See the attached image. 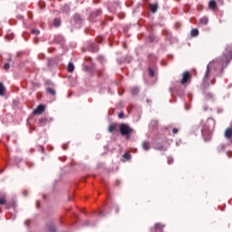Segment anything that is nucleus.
Listing matches in <instances>:
<instances>
[{
  "mask_svg": "<svg viewBox=\"0 0 232 232\" xmlns=\"http://www.w3.org/2000/svg\"><path fill=\"white\" fill-rule=\"evenodd\" d=\"M120 133L123 137H127V139H130V137H131V135L133 134V129L126 123H121L120 125Z\"/></svg>",
  "mask_w": 232,
  "mask_h": 232,
  "instance_id": "1",
  "label": "nucleus"
},
{
  "mask_svg": "<svg viewBox=\"0 0 232 232\" xmlns=\"http://www.w3.org/2000/svg\"><path fill=\"white\" fill-rule=\"evenodd\" d=\"M0 206H5V209H10L11 208H14L15 206V203L14 201L8 202L6 199V195L0 193Z\"/></svg>",
  "mask_w": 232,
  "mask_h": 232,
  "instance_id": "2",
  "label": "nucleus"
},
{
  "mask_svg": "<svg viewBox=\"0 0 232 232\" xmlns=\"http://www.w3.org/2000/svg\"><path fill=\"white\" fill-rule=\"evenodd\" d=\"M101 15H102V9H96V10L90 13L89 21H91V23H93V21H95V19H97V17H99Z\"/></svg>",
  "mask_w": 232,
  "mask_h": 232,
  "instance_id": "3",
  "label": "nucleus"
},
{
  "mask_svg": "<svg viewBox=\"0 0 232 232\" xmlns=\"http://www.w3.org/2000/svg\"><path fill=\"white\" fill-rule=\"evenodd\" d=\"M181 77L180 84H188V82H191V73L188 71L183 72Z\"/></svg>",
  "mask_w": 232,
  "mask_h": 232,
  "instance_id": "4",
  "label": "nucleus"
},
{
  "mask_svg": "<svg viewBox=\"0 0 232 232\" xmlns=\"http://www.w3.org/2000/svg\"><path fill=\"white\" fill-rule=\"evenodd\" d=\"M45 232H57V227H55L54 222H49L45 225Z\"/></svg>",
  "mask_w": 232,
  "mask_h": 232,
  "instance_id": "5",
  "label": "nucleus"
},
{
  "mask_svg": "<svg viewBox=\"0 0 232 232\" xmlns=\"http://www.w3.org/2000/svg\"><path fill=\"white\" fill-rule=\"evenodd\" d=\"M232 59V51H229L227 53L225 54L224 58L219 60V63H222V61H226L227 64H229Z\"/></svg>",
  "mask_w": 232,
  "mask_h": 232,
  "instance_id": "6",
  "label": "nucleus"
},
{
  "mask_svg": "<svg viewBox=\"0 0 232 232\" xmlns=\"http://www.w3.org/2000/svg\"><path fill=\"white\" fill-rule=\"evenodd\" d=\"M44 105H38L37 108L34 111V115H41V113H44Z\"/></svg>",
  "mask_w": 232,
  "mask_h": 232,
  "instance_id": "7",
  "label": "nucleus"
},
{
  "mask_svg": "<svg viewBox=\"0 0 232 232\" xmlns=\"http://www.w3.org/2000/svg\"><path fill=\"white\" fill-rule=\"evenodd\" d=\"M109 133H115L117 131V123H111L108 127Z\"/></svg>",
  "mask_w": 232,
  "mask_h": 232,
  "instance_id": "8",
  "label": "nucleus"
},
{
  "mask_svg": "<svg viewBox=\"0 0 232 232\" xmlns=\"http://www.w3.org/2000/svg\"><path fill=\"white\" fill-rule=\"evenodd\" d=\"M149 8L152 14H155L157 10H159V5L158 4H150Z\"/></svg>",
  "mask_w": 232,
  "mask_h": 232,
  "instance_id": "9",
  "label": "nucleus"
},
{
  "mask_svg": "<svg viewBox=\"0 0 232 232\" xmlns=\"http://www.w3.org/2000/svg\"><path fill=\"white\" fill-rule=\"evenodd\" d=\"M45 92L48 95H52L53 97H55L56 95V92H55V89L52 88V87H47L45 89Z\"/></svg>",
  "mask_w": 232,
  "mask_h": 232,
  "instance_id": "10",
  "label": "nucleus"
},
{
  "mask_svg": "<svg viewBox=\"0 0 232 232\" xmlns=\"http://www.w3.org/2000/svg\"><path fill=\"white\" fill-rule=\"evenodd\" d=\"M141 147L145 151H149L150 148H151V143L150 141H142Z\"/></svg>",
  "mask_w": 232,
  "mask_h": 232,
  "instance_id": "11",
  "label": "nucleus"
},
{
  "mask_svg": "<svg viewBox=\"0 0 232 232\" xmlns=\"http://www.w3.org/2000/svg\"><path fill=\"white\" fill-rule=\"evenodd\" d=\"M225 137H226V139H231L232 138V128L226 129Z\"/></svg>",
  "mask_w": 232,
  "mask_h": 232,
  "instance_id": "12",
  "label": "nucleus"
},
{
  "mask_svg": "<svg viewBox=\"0 0 232 232\" xmlns=\"http://www.w3.org/2000/svg\"><path fill=\"white\" fill-rule=\"evenodd\" d=\"M208 6L211 10H217V2L215 0H211Z\"/></svg>",
  "mask_w": 232,
  "mask_h": 232,
  "instance_id": "13",
  "label": "nucleus"
},
{
  "mask_svg": "<svg viewBox=\"0 0 232 232\" xmlns=\"http://www.w3.org/2000/svg\"><path fill=\"white\" fill-rule=\"evenodd\" d=\"M73 21H74L75 23H82V17H81V14H74V16H73Z\"/></svg>",
  "mask_w": 232,
  "mask_h": 232,
  "instance_id": "14",
  "label": "nucleus"
},
{
  "mask_svg": "<svg viewBox=\"0 0 232 232\" xmlns=\"http://www.w3.org/2000/svg\"><path fill=\"white\" fill-rule=\"evenodd\" d=\"M73 70H75V65L72 63H68L67 71L69 73H73Z\"/></svg>",
  "mask_w": 232,
  "mask_h": 232,
  "instance_id": "15",
  "label": "nucleus"
},
{
  "mask_svg": "<svg viewBox=\"0 0 232 232\" xmlns=\"http://www.w3.org/2000/svg\"><path fill=\"white\" fill-rule=\"evenodd\" d=\"M53 24L55 28H59L61 26V18H54Z\"/></svg>",
  "mask_w": 232,
  "mask_h": 232,
  "instance_id": "16",
  "label": "nucleus"
},
{
  "mask_svg": "<svg viewBox=\"0 0 232 232\" xmlns=\"http://www.w3.org/2000/svg\"><path fill=\"white\" fill-rule=\"evenodd\" d=\"M5 92H6V88H5V85L3 82H0V95L3 96L5 95Z\"/></svg>",
  "mask_w": 232,
  "mask_h": 232,
  "instance_id": "17",
  "label": "nucleus"
},
{
  "mask_svg": "<svg viewBox=\"0 0 232 232\" xmlns=\"http://www.w3.org/2000/svg\"><path fill=\"white\" fill-rule=\"evenodd\" d=\"M200 24H208V17L204 16L199 20Z\"/></svg>",
  "mask_w": 232,
  "mask_h": 232,
  "instance_id": "18",
  "label": "nucleus"
},
{
  "mask_svg": "<svg viewBox=\"0 0 232 232\" xmlns=\"http://www.w3.org/2000/svg\"><path fill=\"white\" fill-rule=\"evenodd\" d=\"M130 92L132 95H137L139 93V88L133 87L132 89H130Z\"/></svg>",
  "mask_w": 232,
  "mask_h": 232,
  "instance_id": "19",
  "label": "nucleus"
},
{
  "mask_svg": "<svg viewBox=\"0 0 232 232\" xmlns=\"http://www.w3.org/2000/svg\"><path fill=\"white\" fill-rule=\"evenodd\" d=\"M190 35L191 37H197V35H198V30H192Z\"/></svg>",
  "mask_w": 232,
  "mask_h": 232,
  "instance_id": "20",
  "label": "nucleus"
},
{
  "mask_svg": "<svg viewBox=\"0 0 232 232\" xmlns=\"http://www.w3.org/2000/svg\"><path fill=\"white\" fill-rule=\"evenodd\" d=\"M209 79V66L207 67L206 74H205V81Z\"/></svg>",
  "mask_w": 232,
  "mask_h": 232,
  "instance_id": "21",
  "label": "nucleus"
},
{
  "mask_svg": "<svg viewBox=\"0 0 232 232\" xmlns=\"http://www.w3.org/2000/svg\"><path fill=\"white\" fill-rule=\"evenodd\" d=\"M149 75L150 77H155V72L153 71V69L149 68Z\"/></svg>",
  "mask_w": 232,
  "mask_h": 232,
  "instance_id": "22",
  "label": "nucleus"
},
{
  "mask_svg": "<svg viewBox=\"0 0 232 232\" xmlns=\"http://www.w3.org/2000/svg\"><path fill=\"white\" fill-rule=\"evenodd\" d=\"M123 159H125L126 160H130V159H131V155H130V153H124Z\"/></svg>",
  "mask_w": 232,
  "mask_h": 232,
  "instance_id": "23",
  "label": "nucleus"
},
{
  "mask_svg": "<svg viewBox=\"0 0 232 232\" xmlns=\"http://www.w3.org/2000/svg\"><path fill=\"white\" fill-rule=\"evenodd\" d=\"M31 34H33V35H39V34H41V32L39 30H32Z\"/></svg>",
  "mask_w": 232,
  "mask_h": 232,
  "instance_id": "24",
  "label": "nucleus"
},
{
  "mask_svg": "<svg viewBox=\"0 0 232 232\" xmlns=\"http://www.w3.org/2000/svg\"><path fill=\"white\" fill-rule=\"evenodd\" d=\"M4 70H5V72H8V70H10V63H5L4 65Z\"/></svg>",
  "mask_w": 232,
  "mask_h": 232,
  "instance_id": "25",
  "label": "nucleus"
},
{
  "mask_svg": "<svg viewBox=\"0 0 232 232\" xmlns=\"http://www.w3.org/2000/svg\"><path fill=\"white\" fill-rule=\"evenodd\" d=\"M45 84L48 86V88H50V86H53V83L50 81L45 82Z\"/></svg>",
  "mask_w": 232,
  "mask_h": 232,
  "instance_id": "26",
  "label": "nucleus"
},
{
  "mask_svg": "<svg viewBox=\"0 0 232 232\" xmlns=\"http://www.w3.org/2000/svg\"><path fill=\"white\" fill-rule=\"evenodd\" d=\"M5 39H7V41H10V39H14V36L10 35L9 34H7L5 35Z\"/></svg>",
  "mask_w": 232,
  "mask_h": 232,
  "instance_id": "27",
  "label": "nucleus"
},
{
  "mask_svg": "<svg viewBox=\"0 0 232 232\" xmlns=\"http://www.w3.org/2000/svg\"><path fill=\"white\" fill-rule=\"evenodd\" d=\"M172 133H173L174 135H177V133H179V129L173 128V129H172Z\"/></svg>",
  "mask_w": 232,
  "mask_h": 232,
  "instance_id": "28",
  "label": "nucleus"
},
{
  "mask_svg": "<svg viewBox=\"0 0 232 232\" xmlns=\"http://www.w3.org/2000/svg\"><path fill=\"white\" fill-rule=\"evenodd\" d=\"M119 119H124V112H120L118 114Z\"/></svg>",
  "mask_w": 232,
  "mask_h": 232,
  "instance_id": "29",
  "label": "nucleus"
},
{
  "mask_svg": "<svg viewBox=\"0 0 232 232\" xmlns=\"http://www.w3.org/2000/svg\"><path fill=\"white\" fill-rule=\"evenodd\" d=\"M172 163H173L172 158H168V164H172Z\"/></svg>",
  "mask_w": 232,
  "mask_h": 232,
  "instance_id": "30",
  "label": "nucleus"
},
{
  "mask_svg": "<svg viewBox=\"0 0 232 232\" xmlns=\"http://www.w3.org/2000/svg\"><path fill=\"white\" fill-rule=\"evenodd\" d=\"M39 122H40L41 124H43V122H44V119H40V120H39Z\"/></svg>",
  "mask_w": 232,
  "mask_h": 232,
  "instance_id": "31",
  "label": "nucleus"
},
{
  "mask_svg": "<svg viewBox=\"0 0 232 232\" xmlns=\"http://www.w3.org/2000/svg\"><path fill=\"white\" fill-rule=\"evenodd\" d=\"M176 28H180V24H176Z\"/></svg>",
  "mask_w": 232,
  "mask_h": 232,
  "instance_id": "32",
  "label": "nucleus"
},
{
  "mask_svg": "<svg viewBox=\"0 0 232 232\" xmlns=\"http://www.w3.org/2000/svg\"><path fill=\"white\" fill-rule=\"evenodd\" d=\"M147 102H150V100H147Z\"/></svg>",
  "mask_w": 232,
  "mask_h": 232,
  "instance_id": "33",
  "label": "nucleus"
},
{
  "mask_svg": "<svg viewBox=\"0 0 232 232\" xmlns=\"http://www.w3.org/2000/svg\"><path fill=\"white\" fill-rule=\"evenodd\" d=\"M175 1H178V2H179V1H180V0H175Z\"/></svg>",
  "mask_w": 232,
  "mask_h": 232,
  "instance_id": "34",
  "label": "nucleus"
}]
</instances>
